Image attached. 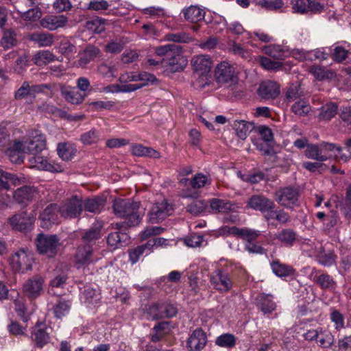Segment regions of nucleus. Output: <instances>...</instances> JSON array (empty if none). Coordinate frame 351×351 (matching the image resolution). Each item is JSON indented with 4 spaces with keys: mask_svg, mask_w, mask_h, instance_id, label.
<instances>
[{
    "mask_svg": "<svg viewBox=\"0 0 351 351\" xmlns=\"http://www.w3.org/2000/svg\"><path fill=\"white\" fill-rule=\"evenodd\" d=\"M140 206L139 202L121 198L114 199L112 204L114 214L125 219L124 221L115 223L116 228L121 230L138 226L141 221L138 212Z\"/></svg>",
    "mask_w": 351,
    "mask_h": 351,
    "instance_id": "1",
    "label": "nucleus"
},
{
    "mask_svg": "<svg viewBox=\"0 0 351 351\" xmlns=\"http://www.w3.org/2000/svg\"><path fill=\"white\" fill-rule=\"evenodd\" d=\"M182 47L176 44H167L155 48L156 56H162L161 64L169 67L171 72H180L187 64V60L181 55Z\"/></svg>",
    "mask_w": 351,
    "mask_h": 351,
    "instance_id": "2",
    "label": "nucleus"
},
{
    "mask_svg": "<svg viewBox=\"0 0 351 351\" xmlns=\"http://www.w3.org/2000/svg\"><path fill=\"white\" fill-rule=\"evenodd\" d=\"M36 250L38 254L48 258H55L59 253L62 243L57 234L38 233L34 239Z\"/></svg>",
    "mask_w": 351,
    "mask_h": 351,
    "instance_id": "3",
    "label": "nucleus"
},
{
    "mask_svg": "<svg viewBox=\"0 0 351 351\" xmlns=\"http://www.w3.org/2000/svg\"><path fill=\"white\" fill-rule=\"evenodd\" d=\"M94 247H92V246L80 243L74 254L73 265L75 268L82 269L84 273L88 271V266L97 261V258L94 256Z\"/></svg>",
    "mask_w": 351,
    "mask_h": 351,
    "instance_id": "4",
    "label": "nucleus"
},
{
    "mask_svg": "<svg viewBox=\"0 0 351 351\" xmlns=\"http://www.w3.org/2000/svg\"><path fill=\"white\" fill-rule=\"evenodd\" d=\"M299 197V190L292 186L280 188L274 193L275 201L280 206L287 208H293L297 206Z\"/></svg>",
    "mask_w": 351,
    "mask_h": 351,
    "instance_id": "5",
    "label": "nucleus"
},
{
    "mask_svg": "<svg viewBox=\"0 0 351 351\" xmlns=\"http://www.w3.org/2000/svg\"><path fill=\"white\" fill-rule=\"evenodd\" d=\"M216 82L220 86L231 87L238 82L234 67L228 62L219 64L215 72Z\"/></svg>",
    "mask_w": 351,
    "mask_h": 351,
    "instance_id": "6",
    "label": "nucleus"
},
{
    "mask_svg": "<svg viewBox=\"0 0 351 351\" xmlns=\"http://www.w3.org/2000/svg\"><path fill=\"white\" fill-rule=\"evenodd\" d=\"M306 138H299L294 142V145L300 149L306 147V154H319L323 152H337L342 151L341 146L327 142H322L319 145L307 144Z\"/></svg>",
    "mask_w": 351,
    "mask_h": 351,
    "instance_id": "7",
    "label": "nucleus"
},
{
    "mask_svg": "<svg viewBox=\"0 0 351 351\" xmlns=\"http://www.w3.org/2000/svg\"><path fill=\"white\" fill-rule=\"evenodd\" d=\"M173 212V206L168 203L167 199L156 202L153 204L148 213L149 222L151 223H159L170 216Z\"/></svg>",
    "mask_w": 351,
    "mask_h": 351,
    "instance_id": "8",
    "label": "nucleus"
},
{
    "mask_svg": "<svg viewBox=\"0 0 351 351\" xmlns=\"http://www.w3.org/2000/svg\"><path fill=\"white\" fill-rule=\"evenodd\" d=\"M8 221L12 229L21 232H29L33 228L35 220L26 211H22L12 215Z\"/></svg>",
    "mask_w": 351,
    "mask_h": 351,
    "instance_id": "9",
    "label": "nucleus"
},
{
    "mask_svg": "<svg viewBox=\"0 0 351 351\" xmlns=\"http://www.w3.org/2000/svg\"><path fill=\"white\" fill-rule=\"evenodd\" d=\"M32 256L24 249H21L15 252L11 257V266L16 272L25 273L32 269Z\"/></svg>",
    "mask_w": 351,
    "mask_h": 351,
    "instance_id": "10",
    "label": "nucleus"
},
{
    "mask_svg": "<svg viewBox=\"0 0 351 351\" xmlns=\"http://www.w3.org/2000/svg\"><path fill=\"white\" fill-rule=\"evenodd\" d=\"M59 215H60V206L56 203L49 204L39 215L40 226L43 228H49L52 225L58 223L60 219Z\"/></svg>",
    "mask_w": 351,
    "mask_h": 351,
    "instance_id": "11",
    "label": "nucleus"
},
{
    "mask_svg": "<svg viewBox=\"0 0 351 351\" xmlns=\"http://www.w3.org/2000/svg\"><path fill=\"white\" fill-rule=\"evenodd\" d=\"M83 210V203L77 195L72 196L69 200L60 206V216L64 219L78 218Z\"/></svg>",
    "mask_w": 351,
    "mask_h": 351,
    "instance_id": "12",
    "label": "nucleus"
},
{
    "mask_svg": "<svg viewBox=\"0 0 351 351\" xmlns=\"http://www.w3.org/2000/svg\"><path fill=\"white\" fill-rule=\"evenodd\" d=\"M104 223L101 221H96L87 230H85L81 236V244L85 245L93 246L97 241L102 237V229Z\"/></svg>",
    "mask_w": 351,
    "mask_h": 351,
    "instance_id": "13",
    "label": "nucleus"
},
{
    "mask_svg": "<svg viewBox=\"0 0 351 351\" xmlns=\"http://www.w3.org/2000/svg\"><path fill=\"white\" fill-rule=\"evenodd\" d=\"M44 279L38 275L29 278L23 285V293L29 299H35L43 291Z\"/></svg>",
    "mask_w": 351,
    "mask_h": 351,
    "instance_id": "14",
    "label": "nucleus"
},
{
    "mask_svg": "<svg viewBox=\"0 0 351 351\" xmlns=\"http://www.w3.org/2000/svg\"><path fill=\"white\" fill-rule=\"evenodd\" d=\"M221 232L224 235H234L246 241L256 240L261 233L258 230H252L247 228H239L237 226H224L221 228Z\"/></svg>",
    "mask_w": 351,
    "mask_h": 351,
    "instance_id": "15",
    "label": "nucleus"
},
{
    "mask_svg": "<svg viewBox=\"0 0 351 351\" xmlns=\"http://www.w3.org/2000/svg\"><path fill=\"white\" fill-rule=\"evenodd\" d=\"M247 206L262 213H265L267 210L275 208L276 205L272 199L263 195H253L249 198Z\"/></svg>",
    "mask_w": 351,
    "mask_h": 351,
    "instance_id": "16",
    "label": "nucleus"
},
{
    "mask_svg": "<svg viewBox=\"0 0 351 351\" xmlns=\"http://www.w3.org/2000/svg\"><path fill=\"white\" fill-rule=\"evenodd\" d=\"M291 4L293 12L298 14L319 13L324 10L323 5L313 0H292Z\"/></svg>",
    "mask_w": 351,
    "mask_h": 351,
    "instance_id": "17",
    "label": "nucleus"
},
{
    "mask_svg": "<svg viewBox=\"0 0 351 351\" xmlns=\"http://www.w3.org/2000/svg\"><path fill=\"white\" fill-rule=\"evenodd\" d=\"M210 282L217 290L221 292H228L232 286L228 273L220 269L215 271L210 277Z\"/></svg>",
    "mask_w": 351,
    "mask_h": 351,
    "instance_id": "18",
    "label": "nucleus"
},
{
    "mask_svg": "<svg viewBox=\"0 0 351 351\" xmlns=\"http://www.w3.org/2000/svg\"><path fill=\"white\" fill-rule=\"evenodd\" d=\"M30 167L39 170L49 171L51 172H62L64 167L58 163L51 164L42 155H34L29 159Z\"/></svg>",
    "mask_w": 351,
    "mask_h": 351,
    "instance_id": "19",
    "label": "nucleus"
},
{
    "mask_svg": "<svg viewBox=\"0 0 351 351\" xmlns=\"http://www.w3.org/2000/svg\"><path fill=\"white\" fill-rule=\"evenodd\" d=\"M187 347L191 351H200L207 343V336L202 328L194 330L187 340Z\"/></svg>",
    "mask_w": 351,
    "mask_h": 351,
    "instance_id": "20",
    "label": "nucleus"
},
{
    "mask_svg": "<svg viewBox=\"0 0 351 351\" xmlns=\"http://www.w3.org/2000/svg\"><path fill=\"white\" fill-rule=\"evenodd\" d=\"M37 193L38 191L34 186L25 185L14 192L13 199L19 204L27 205L36 197Z\"/></svg>",
    "mask_w": 351,
    "mask_h": 351,
    "instance_id": "21",
    "label": "nucleus"
},
{
    "mask_svg": "<svg viewBox=\"0 0 351 351\" xmlns=\"http://www.w3.org/2000/svg\"><path fill=\"white\" fill-rule=\"evenodd\" d=\"M191 64L195 72L199 76H203L210 73L213 62L210 56L199 55L192 58Z\"/></svg>",
    "mask_w": 351,
    "mask_h": 351,
    "instance_id": "22",
    "label": "nucleus"
},
{
    "mask_svg": "<svg viewBox=\"0 0 351 351\" xmlns=\"http://www.w3.org/2000/svg\"><path fill=\"white\" fill-rule=\"evenodd\" d=\"M32 139L27 143V151L29 154H39L46 148V140L38 130H34L30 134Z\"/></svg>",
    "mask_w": 351,
    "mask_h": 351,
    "instance_id": "23",
    "label": "nucleus"
},
{
    "mask_svg": "<svg viewBox=\"0 0 351 351\" xmlns=\"http://www.w3.org/2000/svg\"><path fill=\"white\" fill-rule=\"evenodd\" d=\"M271 294L259 293L255 298V304L263 314H271L276 308V304Z\"/></svg>",
    "mask_w": 351,
    "mask_h": 351,
    "instance_id": "24",
    "label": "nucleus"
},
{
    "mask_svg": "<svg viewBox=\"0 0 351 351\" xmlns=\"http://www.w3.org/2000/svg\"><path fill=\"white\" fill-rule=\"evenodd\" d=\"M258 93L265 99H275L280 94V86L273 81L263 82L258 87Z\"/></svg>",
    "mask_w": 351,
    "mask_h": 351,
    "instance_id": "25",
    "label": "nucleus"
},
{
    "mask_svg": "<svg viewBox=\"0 0 351 351\" xmlns=\"http://www.w3.org/2000/svg\"><path fill=\"white\" fill-rule=\"evenodd\" d=\"M67 22L66 17L63 15H48L43 18L40 21V25L50 31L64 27Z\"/></svg>",
    "mask_w": 351,
    "mask_h": 351,
    "instance_id": "26",
    "label": "nucleus"
},
{
    "mask_svg": "<svg viewBox=\"0 0 351 351\" xmlns=\"http://www.w3.org/2000/svg\"><path fill=\"white\" fill-rule=\"evenodd\" d=\"M2 37L0 40V46L4 50L10 49L18 44L17 34L16 32L11 28L4 27L1 29Z\"/></svg>",
    "mask_w": 351,
    "mask_h": 351,
    "instance_id": "27",
    "label": "nucleus"
},
{
    "mask_svg": "<svg viewBox=\"0 0 351 351\" xmlns=\"http://www.w3.org/2000/svg\"><path fill=\"white\" fill-rule=\"evenodd\" d=\"M237 136L244 140L252 130H255V125L253 122L244 120H234L232 125Z\"/></svg>",
    "mask_w": 351,
    "mask_h": 351,
    "instance_id": "28",
    "label": "nucleus"
},
{
    "mask_svg": "<svg viewBox=\"0 0 351 351\" xmlns=\"http://www.w3.org/2000/svg\"><path fill=\"white\" fill-rule=\"evenodd\" d=\"M99 53L100 50L98 47L91 45H88L85 49L80 53L78 65L82 68L86 67V65L94 60Z\"/></svg>",
    "mask_w": 351,
    "mask_h": 351,
    "instance_id": "29",
    "label": "nucleus"
},
{
    "mask_svg": "<svg viewBox=\"0 0 351 351\" xmlns=\"http://www.w3.org/2000/svg\"><path fill=\"white\" fill-rule=\"evenodd\" d=\"M61 94L66 101L75 105L82 104L86 96L76 88L62 87Z\"/></svg>",
    "mask_w": 351,
    "mask_h": 351,
    "instance_id": "30",
    "label": "nucleus"
},
{
    "mask_svg": "<svg viewBox=\"0 0 351 351\" xmlns=\"http://www.w3.org/2000/svg\"><path fill=\"white\" fill-rule=\"evenodd\" d=\"M270 265L274 274L278 277L285 278L295 274V269L292 266L282 263L278 259L273 261Z\"/></svg>",
    "mask_w": 351,
    "mask_h": 351,
    "instance_id": "31",
    "label": "nucleus"
},
{
    "mask_svg": "<svg viewBox=\"0 0 351 351\" xmlns=\"http://www.w3.org/2000/svg\"><path fill=\"white\" fill-rule=\"evenodd\" d=\"M186 21L191 23H197L204 19L205 12L195 5H191L182 10Z\"/></svg>",
    "mask_w": 351,
    "mask_h": 351,
    "instance_id": "32",
    "label": "nucleus"
},
{
    "mask_svg": "<svg viewBox=\"0 0 351 351\" xmlns=\"http://www.w3.org/2000/svg\"><path fill=\"white\" fill-rule=\"evenodd\" d=\"M308 158L317 160V162H304L302 163V167L308 170L311 172H320L324 170L326 167V165L322 163V161L326 160L328 159L326 155H306Z\"/></svg>",
    "mask_w": 351,
    "mask_h": 351,
    "instance_id": "33",
    "label": "nucleus"
},
{
    "mask_svg": "<svg viewBox=\"0 0 351 351\" xmlns=\"http://www.w3.org/2000/svg\"><path fill=\"white\" fill-rule=\"evenodd\" d=\"M106 202V199L103 197L96 196L93 198L87 199L83 204L85 210L90 213H100Z\"/></svg>",
    "mask_w": 351,
    "mask_h": 351,
    "instance_id": "34",
    "label": "nucleus"
},
{
    "mask_svg": "<svg viewBox=\"0 0 351 351\" xmlns=\"http://www.w3.org/2000/svg\"><path fill=\"white\" fill-rule=\"evenodd\" d=\"M40 326V324L37 323L33 329L32 339L35 342L37 347L42 348L44 345L48 343L49 335L44 328H42Z\"/></svg>",
    "mask_w": 351,
    "mask_h": 351,
    "instance_id": "35",
    "label": "nucleus"
},
{
    "mask_svg": "<svg viewBox=\"0 0 351 351\" xmlns=\"http://www.w3.org/2000/svg\"><path fill=\"white\" fill-rule=\"evenodd\" d=\"M265 214V218L267 221L275 219L280 223H286L290 221V216L282 209H278L276 207L267 210Z\"/></svg>",
    "mask_w": 351,
    "mask_h": 351,
    "instance_id": "36",
    "label": "nucleus"
},
{
    "mask_svg": "<svg viewBox=\"0 0 351 351\" xmlns=\"http://www.w3.org/2000/svg\"><path fill=\"white\" fill-rule=\"evenodd\" d=\"M275 238L286 246H292L297 240V234L291 228H285L276 234Z\"/></svg>",
    "mask_w": 351,
    "mask_h": 351,
    "instance_id": "37",
    "label": "nucleus"
},
{
    "mask_svg": "<svg viewBox=\"0 0 351 351\" xmlns=\"http://www.w3.org/2000/svg\"><path fill=\"white\" fill-rule=\"evenodd\" d=\"M315 282L324 290H332L336 287L337 283L333 278L327 273H322L316 276L314 278Z\"/></svg>",
    "mask_w": 351,
    "mask_h": 351,
    "instance_id": "38",
    "label": "nucleus"
},
{
    "mask_svg": "<svg viewBox=\"0 0 351 351\" xmlns=\"http://www.w3.org/2000/svg\"><path fill=\"white\" fill-rule=\"evenodd\" d=\"M337 256L332 251L326 252L323 248L316 255L317 262L325 266L329 267L335 264Z\"/></svg>",
    "mask_w": 351,
    "mask_h": 351,
    "instance_id": "39",
    "label": "nucleus"
},
{
    "mask_svg": "<svg viewBox=\"0 0 351 351\" xmlns=\"http://www.w3.org/2000/svg\"><path fill=\"white\" fill-rule=\"evenodd\" d=\"M311 73L317 80H330L333 78L335 75V72L330 69H326L325 67L319 66H313L310 69Z\"/></svg>",
    "mask_w": 351,
    "mask_h": 351,
    "instance_id": "40",
    "label": "nucleus"
},
{
    "mask_svg": "<svg viewBox=\"0 0 351 351\" xmlns=\"http://www.w3.org/2000/svg\"><path fill=\"white\" fill-rule=\"evenodd\" d=\"M208 207L207 203L203 199H196L188 204L186 210L194 216H198L204 213Z\"/></svg>",
    "mask_w": 351,
    "mask_h": 351,
    "instance_id": "41",
    "label": "nucleus"
},
{
    "mask_svg": "<svg viewBox=\"0 0 351 351\" xmlns=\"http://www.w3.org/2000/svg\"><path fill=\"white\" fill-rule=\"evenodd\" d=\"M231 206L230 202L217 198H213L210 201V208L215 213H226L231 210Z\"/></svg>",
    "mask_w": 351,
    "mask_h": 351,
    "instance_id": "42",
    "label": "nucleus"
},
{
    "mask_svg": "<svg viewBox=\"0 0 351 351\" xmlns=\"http://www.w3.org/2000/svg\"><path fill=\"white\" fill-rule=\"evenodd\" d=\"M215 344L219 347L232 348L236 345V337L232 334L225 333L216 339Z\"/></svg>",
    "mask_w": 351,
    "mask_h": 351,
    "instance_id": "43",
    "label": "nucleus"
},
{
    "mask_svg": "<svg viewBox=\"0 0 351 351\" xmlns=\"http://www.w3.org/2000/svg\"><path fill=\"white\" fill-rule=\"evenodd\" d=\"M6 150L10 152L27 154V142L21 139L10 141L6 146Z\"/></svg>",
    "mask_w": 351,
    "mask_h": 351,
    "instance_id": "44",
    "label": "nucleus"
},
{
    "mask_svg": "<svg viewBox=\"0 0 351 351\" xmlns=\"http://www.w3.org/2000/svg\"><path fill=\"white\" fill-rule=\"evenodd\" d=\"M265 53L276 60H283L287 55L286 51L280 45H271L264 48Z\"/></svg>",
    "mask_w": 351,
    "mask_h": 351,
    "instance_id": "45",
    "label": "nucleus"
},
{
    "mask_svg": "<svg viewBox=\"0 0 351 351\" xmlns=\"http://www.w3.org/2000/svg\"><path fill=\"white\" fill-rule=\"evenodd\" d=\"M128 238L126 233L121 232V231L111 232L107 237L108 245L114 247H118L119 245H122V241L125 242Z\"/></svg>",
    "mask_w": 351,
    "mask_h": 351,
    "instance_id": "46",
    "label": "nucleus"
},
{
    "mask_svg": "<svg viewBox=\"0 0 351 351\" xmlns=\"http://www.w3.org/2000/svg\"><path fill=\"white\" fill-rule=\"evenodd\" d=\"M165 39L167 41L179 43H189L193 40L192 37L185 32L168 33L165 36Z\"/></svg>",
    "mask_w": 351,
    "mask_h": 351,
    "instance_id": "47",
    "label": "nucleus"
},
{
    "mask_svg": "<svg viewBox=\"0 0 351 351\" xmlns=\"http://www.w3.org/2000/svg\"><path fill=\"white\" fill-rule=\"evenodd\" d=\"M303 91L301 90L300 84L298 82L291 84L286 92V99L287 101H293L302 95Z\"/></svg>",
    "mask_w": 351,
    "mask_h": 351,
    "instance_id": "48",
    "label": "nucleus"
},
{
    "mask_svg": "<svg viewBox=\"0 0 351 351\" xmlns=\"http://www.w3.org/2000/svg\"><path fill=\"white\" fill-rule=\"evenodd\" d=\"M70 308L71 304L69 301L59 300L53 308L55 317L58 319L62 318L69 313Z\"/></svg>",
    "mask_w": 351,
    "mask_h": 351,
    "instance_id": "49",
    "label": "nucleus"
},
{
    "mask_svg": "<svg viewBox=\"0 0 351 351\" xmlns=\"http://www.w3.org/2000/svg\"><path fill=\"white\" fill-rule=\"evenodd\" d=\"M337 112V105L335 103H329L322 108L319 115L320 119L330 120L335 117Z\"/></svg>",
    "mask_w": 351,
    "mask_h": 351,
    "instance_id": "50",
    "label": "nucleus"
},
{
    "mask_svg": "<svg viewBox=\"0 0 351 351\" xmlns=\"http://www.w3.org/2000/svg\"><path fill=\"white\" fill-rule=\"evenodd\" d=\"M31 40L37 42L40 46H50L53 43V36L47 33H35L32 34Z\"/></svg>",
    "mask_w": 351,
    "mask_h": 351,
    "instance_id": "51",
    "label": "nucleus"
},
{
    "mask_svg": "<svg viewBox=\"0 0 351 351\" xmlns=\"http://www.w3.org/2000/svg\"><path fill=\"white\" fill-rule=\"evenodd\" d=\"M54 55L48 50L38 51L35 56V63L37 65H43L54 60Z\"/></svg>",
    "mask_w": 351,
    "mask_h": 351,
    "instance_id": "52",
    "label": "nucleus"
},
{
    "mask_svg": "<svg viewBox=\"0 0 351 351\" xmlns=\"http://www.w3.org/2000/svg\"><path fill=\"white\" fill-rule=\"evenodd\" d=\"M291 110L296 115L304 116L309 112L311 107L307 101L299 100L293 105Z\"/></svg>",
    "mask_w": 351,
    "mask_h": 351,
    "instance_id": "53",
    "label": "nucleus"
},
{
    "mask_svg": "<svg viewBox=\"0 0 351 351\" xmlns=\"http://www.w3.org/2000/svg\"><path fill=\"white\" fill-rule=\"evenodd\" d=\"M143 84H123V85H118V84L111 85V86H107L106 88V90L112 91L111 90V88H114L116 92L130 93V92L134 91L138 88H141V87H143Z\"/></svg>",
    "mask_w": 351,
    "mask_h": 351,
    "instance_id": "54",
    "label": "nucleus"
},
{
    "mask_svg": "<svg viewBox=\"0 0 351 351\" xmlns=\"http://www.w3.org/2000/svg\"><path fill=\"white\" fill-rule=\"evenodd\" d=\"M258 62L264 69L267 70H276L282 66L281 62L273 61L270 58L265 56H260Z\"/></svg>",
    "mask_w": 351,
    "mask_h": 351,
    "instance_id": "55",
    "label": "nucleus"
},
{
    "mask_svg": "<svg viewBox=\"0 0 351 351\" xmlns=\"http://www.w3.org/2000/svg\"><path fill=\"white\" fill-rule=\"evenodd\" d=\"M147 313L152 319H163L162 303H154L152 304L147 309Z\"/></svg>",
    "mask_w": 351,
    "mask_h": 351,
    "instance_id": "56",
    "label": "nucleus"
},
{
    "mask_svg": "<svg viewBox=\"0 0 351 351\" xmlns=\"http://www.w3.org/2000/svg\"><path fill=\"white\" fill-rule=\"evenodd\" d=\"M266 160L271 163V167H287L289 165L287 160L280 158L278 155H266Z\"/></svg>",
    "mask_w": 351,
    "mask_h": 351,
    "instance_id": "57",
    "label": "nucleus"
},
{
    "mask_svg": "<svg viewBox=\"0 0 351 351\" xmlns=\"http://www.w3.org/2000/svg\"><path fill=\"white\" fill-rule=\"evenodd\" d=\"M254 130L260 134L265 142H271L273 141L274 135L271 130L269 127L266 125L255 126Z\"/></svg>",
    "mask_w": 351,
    "mask_h": 351,
    "instance_id": "58",
    "label": "nucleus"
},
{
    "mask_svg": "<svg viewBox=\"0 0 351 351\" xmlns=\"http://www.w3.org/2000/svg\"><path fill=\"white\" fill-rule=\"evenodd\" d=\"M14 304L17 315L22 321L27 322L29 319V316L26 314L27 308L24 303L21 300L16 299L14 301Z\"/></svg>",
    "mask_w": 351,
    "mask_h": 351,
    "instance_id": "59",
    "label": "nucleus"
},
{
    "mask_svg": "<svg viewBox=\"0 0 351 351\" xmlns=\"http://www.w3.org/2000/svg\"><path fill=\"white\" fill-rule=\"evenodd\" d=\"M282 0H261L258 5L268 10H276L280 9L283 5Z\"/></svg>",
    "mask_w": 351,
    "mask_h": 351,
    "instance_id": "60",
    "label": "nucleus"
},
{
    "mask_svg": "<svg viewBox=\"0 0 351 351\" xmlns=\"http://www.w3.org/2000/svg\"><path fill=\"white\" fill-rule=\"evenodd\" d=\"M162 310L163 312V318H171L176 316L178 314L177 307L171 303L162 302Z\"/></svg>",
    "mask_w": 351,
    "mask_h": 351,
    "instance_id": "61",
    "label": "nucleus"
},
{
    "mask_svg": "<svg viewBox=\"0 0 351 351\" xmlns=\"http://www.w3.org/2000/svg\"><path fill=\"white\" fill-rule=\"evenodd\" d=\"M27 62L28 56L25 53L20 55L15 62L14 66V71L18 74L22 73L27 66Z\"/></svg>",
    "mask_w": 351,
    "mask_h": 351,
    "instance_id": "62",
    "label": "nucleus"
},
{
    "mask_svg": "<svg viewBox=\"0 0 351 351\" xmlns=\"http://www.w3.org/2000/svg\"><path fill=\"white\" fill-rule=\"evenodd\" d=\"M333 341V337L330 333L322 332L319 333L317 337V343L323 348H328L331 346Z\"/></svg>",
    "mask_w": 351,
    "mask_h": 351,
    "instance_id": "63",
    "label": "nucleus"
},
{
    "mask_svg": "<svg viewBox=\"0 0 351 351\" xmlns=\"http://www.w3.org/2000/svg\"><path fill=\"white\" fill-rule=\"evenodd\" d=\"M330 319L335 324L337 330H339L344 328V317L339 311H332L330 313Z\"/></svg>",
    "mask_w": 351,
    "mask_h": 351,
    "instance_id": "64",
    "label": "nucleus"
}]
</instances>
